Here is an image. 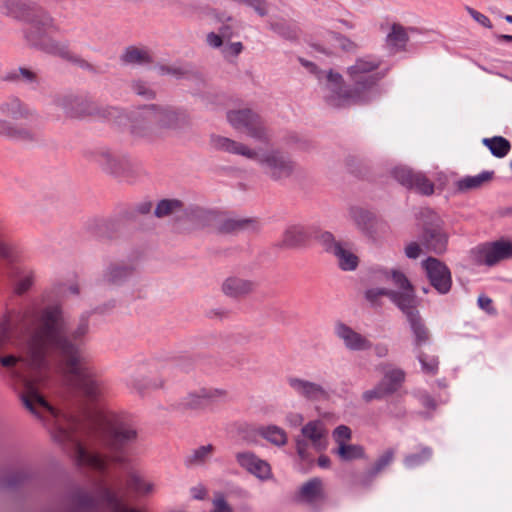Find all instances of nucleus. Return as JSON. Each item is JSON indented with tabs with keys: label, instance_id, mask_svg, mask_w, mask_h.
I'll list each match as a JSON object with an SVG mask.
<instances>
[{
	"label": "nucleus",
	"instance_id": "obj_1",
	"mask_svg": "<svg viewBox=\"0 0 512 512\" xmlns=\"http://www.w3.org/2000/svg\"><path fill=\"white\" fill-rule=\"evenodd\" d=\"M87 324L65 332L60 310H10L0 319V351L16 346L18 355L0 358L11 371L25 406L52 422L51 433L71 446L77 462L105 473L122 464L123 447L136 439L131 420L100 403L105 392L83 349Z\"/></svg>",
	"mask_w": 512,
	"mask_h": 512
},
{
	"label": "nucleus",
	"instance_id": "obj_2",
	"mask_svg": "<svg viewBox=\"0 0 512 512\" xmlns=\"http://www.w3.org/2000/svg\"><path fill=\"white\" fill-rule=\"evenodd\" d=\"M380 61L375 57L360 58L348 69L350 80L355 85L354 91H348L340 74L330 72L327 75L328 89L332 93L328 101L332 106L342 107L366 100V93L382 77L378 72Z\"/></svg>",
	"mask_w": 512,
	"mask_h": 512
},
{
	"label": "nucleus",
	"instance_id": "obj_3",
	"mask_svg": "<svg viewBox=\"0 0 512 512\" xmlns=\"http://www.w3.org/2000/svg\"><path fill=\"white\" fill-rule=\"evenodd\" d=\"M393 283L401 290V293L385 290L371 289L367 292V298L371 302H376L378 296L386 295L401 309L406 315L413 334L415 345L420 348L430 339V333L426 327L419 311L416 309L417 303L414 295V289L408 279L399 271L391 273Z\"/></svg>",
	"mask_w": 512,
	"mask_h": 512
},
{
	"label": "nucleus",
	"instance_id": "obj_4",
	"mask_svg": "<svg viewBox=\"0 0 512 512\" xmlns=\"http://www.w3.org/2000/svg\"><path fill=\"white\" fill-rule=\"evenodd\" d=\"M213 143L214 146L219 149L259 161L261 164L265 165L268 173L276 179L287 177L293 169L290 161L275 152L266 154L261 150L256 151L244 144L237 143L225 137H216L213 139Z\"/></svg>",
	"mask_w": 512,
	"mask_h": 512
},
{
	"label": "nucleus",
	"instance_id": "obj_5",
	"mask_svg": "<svg viewBox=\"0 0 512 512\" xmlns=\"http://www.w3.org/2000/svg\"><path fill=\"white\" fill-rule=\"evenodd\" d=\"M228 120L234 128L244 131L253 138L259 140L266 138L259 117L252 114L250 110L231 111L228 114Z\"/></svg>",
	"mask_w": 512,
	"mask_h": 512
},
{
	"label": "nucleus",
	"instance_id": "obj_6",
	"mask_svg": "<svg viewBox=\"0 0 512 512\" xmlns=\"http://www.w3.org/2000/svg\"><path fill=\"white\" fill-rule=\"evenodd\" d=\"M320 241L327 251L332 252L336 256L338 264L343 270H353L357 267L358 257L347 244L336 242L333 235L329 232L322 233Z\"/></svg>",
	"mask_w": 512,
	"mask_h": 512
},
{
	"label": "nucleus",
	"instance_id": "obj_7",
	"mask_svg": "<svg viewBox=\"0 0 512 512\" xmlns=\"http://www.w3.org/2000/svg\"><path fill=\"white\" fill-rule=\"evenodd\" d=\"M405 378L402 370L387 368L384 370V377L381 383L374 389L366 391L363 395L367 401L380 399L394 393L401 386Z\"/></svg>",
	"mask_w": 512,
	"mask_h": 512
},
{
	"label": "nucleus",
	"instance_id": "obj_8",
	"mask_svg": "<svg viewBox=\"0 0 512 512\" xmlns=\"http://www.w3.org/2000/svg\"><path fill=\"white\" fill-rule=\"evenodd\" d=\"M395 179L402 185L415 191L430 195L434 191L433 183L422 173L413 172L407 167H397L394 170Z\"/></svg>",
	"mask_w": 512,
	"mask_h": 512
},
{
	"label": "nucleus",
	"instance_id": "obj_9",
	"mask_svg": "<svg viewBox=\"0 0 512 512\" xmlns=\"http://www.w3.org/2000/svg\"><path fill=\"white\" fill-rule=\"evenodd\" d=\"M423 267L431 285L440 293H447L451 288V274L449 269L439 260L428 258Z\"/></svg>",
	"mask_w": 512,
	"mask_h": 512
},
{
	"label": "nucleus",
	"instance_id": "obj_10",
	"mask_svg": "<svg viewBox=\"0 0 512 512\" xmlns=\"http://www.w3.org/2000/svg\"><path fill=\"white\" fill-rule=\"evenodd\" d=\"M477 254L479 262L494 265L501 260L512 257V242L500 240L484 244L478 247Z\"/></svg>",
	"mask_w": 512,
	"mask_h": 512
},
{
	"label": "nucleus",
	"instance_id": "obj_11",
	"mask_svg": "<svg viewBox=\"0 0 512 512\" xmlns=\"http://www.w3.org/2000/svg\"><path fill=\"white\" fill-rule=\"evenodd\" d=\"M225 397V392L217 389L201 388L196 392L189 393L180 406L183 409H204L215 404Z\"/></svg>",
	"mask_w": 512,
	"mask_h": 512
},
{
	"label": "nucleus",
	"instance_id": "obj_12",
	"mask_svg": "<svg viewBox=\"0 0 512 512\" xmlns=\"http://www.w3.org/2000/svg\"><path fill=\"white\" fill-rule=\"evenodd\" d=\"M48 26H49V20L48 18L41 19V20H32L30 31L27 35V38L33 42L36 45H42L48 52L50 53H56L64 58H70V53L68 50H66L64 47H59L58 45H52L46 46L41 39L40 34L47 33L48 32Z\"/></svg>",
	"mask_w": 512,
	"mask_h": 512
},
{
	"label": "nucleus",
	"instance_id": "obj_13",
	"mask_svg": "<svg viewBox=\"0 0 512 512\" xmlns=\"http://www.w3.org/2000/svg\"><path fill=\"white\" fill-rule=\"evenodd\" d=\"M335 333L344 341L345 346L351 350H366L371 347V343L367 338L343 323H338L335 326Z\"/></svg>",
	"mask_w": 512,
	"mask_h": 512
},
{
	"label": "nucleus",
	"instance_id": "obj_14",
	"mask_svg": "<svg viewBox=\"0 0 512 512\" xmlns=\"http://www.w3.org/2000/svg\"><path fill=\"white\" fill-rule=\"evenodd\" d=\"M303 436L311 442L316 452L327 448L326 429L321 421H311L302 429Z\"/></svg>",
	"mask_w": 512,
	"mask_h": 512
},
{
	"label": "nucleus",
	"instance_id": "obj_15",
	"mask_svg": "<svg viewBox=\"0 0 512 512\" xmlns=\"http://www.w3.org/2000/svg\"><path fill=\"white\" fill-rule=\"evenodd\" d=\"M237 460L242 467L246 468L249 472H251L252 474L256 475L261 479H266L271 474L269 464L261 459H258L253 454H238Z\"/></svg>",
	"mask_w": 512,
	"mask_h": 512
},
{
	"label": "nucleus",
	"instance_id": "obj_16",
	"mask_svg": "<svg viewBox=\"0 0 512 512\" xmlns=\"http://www.w3.org/2000/svg\"><path fill=\"white\" fill-rule=\"evenodd\" d=\"M223 291L226 295L232 297H242L254 290V284L251 281L230 277L223 283Z\"/></svg>",
	"mask_w": 512,
	"mask_h": 512
},
{
	"label": "nucleus",
	"instance_id": "obj_17",
	"mask_svg": "<svg viewBox=\"0 0 512 512\" xmlns=\"http://www.w3.org/2000/svg\"><path fill=\"white\" fill-rule=\"evenodd\" d=\"M288 382L296 392L309 399H321L326 396L325 391L314 383L297 378H289Z\"/></svg>",
	"mask_w": 512,
	"mask_h": 512
},
{
	"label": "nucleus",
	"instance_id": "obj_18",
	"mask_svg": "<svg viewBox=\"0 0 512 512\" xmlns=\"http://www.w3.org/2000/svg\"><path fill=\"white\" fill-rule=\"evenodd\" d=\"M299 497L305 502H315L323 497V485L321 480L312 479L304 484L299 492Z\"/></svg>",
	"mask_w": 512,
	"mask_h": 512
},
{
	"label": "nucleus",
	"instance_id": "obj_19",
	"mask_svg": "<svg viewBox=\"0 0 512 512\" xmlns=\"http://www.w3.org/2000/svg\"><path fill=\"white\" fill-rule=\"evenodd\" d=\"M493 177V172H482L475 176H467L457 182L458 190L469 191L478 189L488 183Z\"/></svg>",
	"mask_w": 512,
	"mask_h": 512
},
{
	"label": "nucleus",
	"instance_id": "obj_20",
	"mask_svg": "<svg viewBox=\"0 0 512 512\" xmlns=\"http://www.w3.org/2000/svg\"><path fill=\"white\" fill-rule=\"evenodd\" d=\"M483 144L491 151L494 156L498 158L505 157L511 149L510 142L501 136L484 138Z\"/></svg>",
	"mask_w": 512,
	"mask_h": 512
},
{
	"label": "nucleus",
	"instance_id": "obj_21",
	"mask_svg": "<svg viewBox=\"0 0 512 512\" xmlns=\"http://www.w3.org/2000/svg\"><path fill=\"white\" fill-rule=\"evenodd\" d=\"M446 243V235L439 228L426 231L425 244L430 250H433L437 253L442 252L445 250Z\"/></svg>",
	"mask_w": 512,
	"mask_h": 512
},
{
	"label": "nucleus",
	"instance_id": "obj_22",
	"mask_svg": "<svg viewBox=\"0 0 512 512\" xmlns=\"http://www.w3.org/2000/svg\"><path fill=\"white\" fill-rule=\"evenodd\" d=\"M334 453L343 461L361 459L365 456L364 448L362 446L351 443L340 446V448H336Z\"/></svg>",
	"mask_w": 512,
	"mask_h": 512
},
{
	"label": "nucleus",
	"instance_id": "obj_23",
	"mask_svg": "<svg viewBox=\"0 0 512 512\" xmlns=\"http://www.w3.org/2000/svg\"><path fill=\"white\" fill-rule=\"evenodd\" d=\"M218 221L221 224V226L219 228L220 231L226 232V233L236 232L238 230H242V229L249 228V227L254 229L256 227V222L253 220H249V219L235 220L232 218H227V219L221 218Z\"/></svg>",
	"mask_w": 512,
	"mask_h": 512
},
{
	"label": "nucleus",
	"instance_id": "obj_24",
	"mask_svg": "<svg viewBox=\"0 0 512 512\" xmlns=\"http://www.w3.org/2000/svg\"><path fill=\"white\" fill-rule=\"evenodd\" d=\"M0 109L4 115L13 119H21L29 114L28 109L23 107L18 99H12L4 103Z\"/></svg>",
	"mask_w": 512,
	"mask_h": 512
},
{
	"label": "nucleus",
	"instance_id": "obj_25",
	"mask_svg": "<svg viewBox=\"0 0 512 512\" xmlns=\"http://www.w3.org/2000/svg\"><path fill=\"white\" fill-rule=\"evenodd\" d=\"M306 239L304 230L301 227H290L288 228L282 239V245L285 247H295L304 243Z\"/></svg>",
	"mask_w": 512,
	"mask_h": 512
},
{
	"label": "nucleus",
	"instance_id": "obj_26",
	"mask_svg": "<svg viewBox=\"0 0 512 512\" xmlns=\"http://www.w3.org/2000/svg\"><path fill=\"white\" fill-rule=\"evenodd\" d=\"M408 40L405 29L399 24H393L387 36V44L394 48H402Z\"/></svg>",
	"mask_w": 512,
	"mask_h": 512
},
{
	"label": "nucleus",
	"instance_id": "obj_27",
	"mask_svg": "<svg viewBox=\"0 0 512 512\" xmlns=\"http://www.w3.org/2000/svg\"><path fill=\"white\" fill-rule=\"evenodd\" d=\"M259 434L275 445H283L287 441L285 431L277 426H268L259 431Z\"/></svg>",
	"mask_w": 512,
	"mask_h": 512
},
{
	"label": "nucleus",
	"instance_id": "obj_28",
	"mask_svg": "<svg viewBox=\"0 0 512 512\" xmlns=\"http://www.w3.org/2000/svg\"><path fill=\"white\" fill-rule=\"evenodd\" d=\"M145 114L149 119L162 123L163 125H170L171 121L176 117L174 111L162 110L155 107L146 109Z\"/></svg>",
	"mask_w": 512,
	"mask_h": 512
},
{
	"label": "nucleus",
	"instance_id": "obj_29",
	"mask_svg": "<svg viewBox=\"0 0 512 512\" xmlns=\"http://www.w3.org/2000/svg\"><path fill=\"white\" fill-rule=\"evenodd\" d=\"M126 63H145L150 61V54L147 50L130 47L123 56Z\"/></svg>",
	"mask_w": 512,
	"mask_h": 512
},
{
	"label": "nucleus",
	"instance_id": "obj_30",
	"mask_svg": "<svg viewBox=\"0 0 512 512\" xmlns=\"http://www.w3.org/2000/svg\"><path fill=\"white\" fill-rule=\"evenodd\" d=\"M332 437L337 445L336 448H340V446L350 443L352 431L348 426L340 425L333 431Z\"/></svg>",
	"mask_w": 512,
	"mask_h": 512
},
{
	"label": "nucleus",
	"instance_id": "obj_31",
	"mask_svg": "<svg viewBox=\"0 0 512 512\" xmlns=\"http://www.w3.org/2000/svg\"><path fill=\"white\" fill-rule=\"evenodd\" d=\"M181 203L177 200L161 201L155 211L157 217H164L180 209Z\"/></svg>",
	"mask_w": 512,
	"mask_h": 512
},
{
	"label": "nucleus",
	"instance_id": "obj_32",
	"mask_svg": "<svg viewBox=\"0 0 512 512\" xmlns=\"http://www.w3.org/2000/svg\"><path fill=\"white\" fill-rule=\"evenodd\" d=\"M419 361L422 364V370L430 375H434L438 369V360L434 356H428L424 353H421L419 356Z\"/></svg>",
	"mask_w": 512,
	"mask_h": 512
},
{
	"label": "nucleus",
	"instance_id": "obj_33",
	"mask_svg": "<svg viewBox=\"0 0 512 512\" xmlns=\"http://www.w3.org/2000/svg\"><path fill=\"white\" fill-rule=\"evenodd\" d=\"M128 486L132 490L143 494L148 493L152 490L151 484L147 483L145 480H143L137 475L131 476Z\"/></svg>",
	"mask_w": 512,
	"mask_h": 512
},
{
	"label": "nucleus",
	"instance_id": "obj_34",
	"mask_svg": "<svg viewBox=\"0 0 512 512\" xmlns=\"http://www.w3.org/2000/svg\"><path fill=\"white\" fill-rule=\"evenodd\" d=\"M12 254V247L7 242L4 227L0 224V257L9 258Z\"/></svg>",
	"mask_w": 512,
	"mask_h": 512
},
{
	"label": "nucleus",
	"instance_id": "obj_35",
	"mask_svg": "<svg viewBox=\"0 0 512 512\" xmlns=\"http://www.w3.org/2000/svg\"><path fill=\"white\" fill-rule=\"evenodd\" d=\"M213 453V447L211 445L203 446L197 449L194 452L193 458L191 462L193 463H201L204 462L207 458H209Z\"/></svg>",
	"mask_w": 512,
	"mask_h": 512
},
{
	"label": "nucleus",
	"instance_id": "obj_36",
	"mask_svg": "<svg viewBox=\"0 0 512 512\" xmlns=\"http://www.w3.org/2000/svg\"><path fill=\"white\" fill-rule=\"evenodd\" d=\"M33 276L31 273L25 274L21 279H19L15 286V291L18 294H22L26 292L32 284Z\"/></svg>",
	"mask_w": 512,
	"mask_h": 512
},
{
	"label": "nucleus",
	"instance_id": "obj_37",
	"mask_svg": "<svg viewBox=\"0 0 512 512\" xmlns=\"http://www.w3.org/2000/svg\"><path fill=\"white\" fill-rule=\"evenodd\" d=\"M466 9H467L468 13L471 15V17L475 21H477L479 24H481L482 26L487 27V28L492 27L491 21L489 20V18L487 16L474 10L473 8L467 7Z\"/></svg>",
	"mask_w": 512,
	"mask_h": 512
},
{
	"label": "nucleus",
	"instance_id": "obj_38",
	"mask_svg": "<svg viewBox=\"0 0 512 512\" xmlns=\"http://www.w3.org/2000/svg\"><path fill=\"white\" fill-rule=\"evenodd\" d=\"M406 255L409 258H417L420 254V247L417 243H410L405 249Z\"/></svg>",
	"mask_w": 512,
	"mask_h": 512
},
{
	"label": "nucleus",
	"instance_id": "obj_39",
	"mask_svg": "<svg viewBox=\"0 0 512 512\" xmlns=\"http://www.w3.org/2000/svg\"><path fill=\"white\" fill-rule=\"evenodd\" d=\"M242 51V44L235 42L225 48V53L229 55H238Z\"/></svg>",
	"mask_w": 512,
	"mask_h": 512
},
{
	"label": "nucleus",
	"instance_id": "obj_40",
	"mask_svg": "<svg viewBox=\"0 0 512 512\" xmlns=\"http://www.w3.org/2000/svg\"><path fill=\"white\" fill-rule=\"evenodd\" d=\"M214 509L215 512H231L230 508L227 506V504L222 498L215 499Z\"/></svg>",
	"mask_w": 512,
	"mask_h": 512
},
{
	"label": "nucleus",
	"instance_id": "obj_41",
	"mask_svg": "<svg viewBox=\"0 0 512 512\" xmlns=\"http://www.w3.org/2000/svg\"><path fill=\"white\" fill-rule=\"evenodd\" d=\"M393 458L392 452H386L377 464V470H381L385 465L389 464Z\"/></svg>",
	"mask_w": 512,
	"mask_h": 512
},
{
	"label": "nucleus",
	"instance_id": "obj_42",
	"mask_svg": "<svg viewBox=\"0 0 512 512\" xmlns=\"http://www.w3.org/2000/svg\"><path fill=\"white\" fill-rule=\"evenodd\" d=\"M207 41L213 47H219L222 44V38L214 33H210L207 36Z\"/></svg>",
	"mask_w": 512,
	"mask_h": 512
},
{
	"label": "nucleus",
	"instance_id": "obj_43",
	"mask_svg": "<svg viewBox=\"0 0 512 512\" xmlns=\"http://www.w3.org/2000/svg\"><path fill=\"white\" fill-rule=\"evenodd\" d=\"M306 446V443H304L303 441H299L297 443L298 454L302 459H308L309 457V453L307 452Z\"/></svg>",
	"mask_w": 512,
	"mask_h": 512
},
{
	"label": "nucleus",
	"instance_id": "obj_44",
	"mask_svg": "<svg viewBox=\"0 0 512 512\" xmlns=\"http://www.w3.org/2000/svg\"><path fill=\"white\" fill-rule=\"evenodd\" d=\"M191 492H192L193 497L196 499H202L206 494V490L202 486L194 487L191 490Z\"/></svg>",
	"mask_w": 512,
	"mask_h": 512
},
{
	"label": "nucleus",
	"instance_id": "obj_45",
	"mask_svg": "<svg viewBox=\"0 0 512 512\" xmlns=\"http://www.w3.org/2000/svg\"><path fill=\"white\" fill-rule=\"evenodd\" d=\"M479 305L482 309L486 310V311H490V308H491V305H492V301L491 299L487 298V297H480L479 300Z\"/></svg>",
	"mask_w": 512,
	"mask_h": 512
},
{
	"label": "nucleus",
	"instance_id": "obj_46",
	"mask_svg": "<svg viewBox=\"0 0 512 512\" xmlns=\"http://www.w3.org/2000/svg\"><path fill=\"white\" fill-rule=\"evenodd\" d=\"M318 465L322 468H328L330 466V459L326 455H322L318 459Z\"/></svg>",
	"mask_w": 512,
	"mask_h": 512
},
{
	"label": "nucleus",
	"instance_id": "obj_47",
	"mask_svg": "<svg viewBox=\"0 0 512 512\" xmlns=\"http://www.w3.org/2000/svg\"><path fill=\"white\" fill-rule=\"evenodd\" d=\"M0 134L10 135V136L14 135V133L11 131V129L3 121H0Z\"/></svg>",
	"mask_w": 512,
	"mask_h": 512
},
{
	"label": "nucleus",
	"instance_id": "obj_48",
	"mask_svg": "<svg viewBox=\"0 0 512 512\" xmlns=\"http://www.w3.org/2000/svg\"><path fill=\"white\" fill-rule=\"evenodd\" d=\"M289 421L291 422L292 425L298 426L302 423L303 418L299 414H293L289 417Z\"/></svg>",
	"mask_w": 512,
	"mask_h": 512
},
{
	"label": "nucleus",
	"instance_id": "obj_49",
	"mask_svg": "<svg viewBox=\"0 0 512 512\" xmlns=\"http://www.w3.org/2000/svg\"><path fill=\"white\" fill-rule=\"evenodd\" d=\"M423 404H424L426 407H428V408H434V407H435V402H434V400H433L431 397H429V396H425V397L423 398Z\"/></svg>",
	"mask_w": 512,
	"mask_h": 512
},
{
	"label": "nucleus",
	"instance_id": "obj_50",
	"mask_svg": "<svg viewBox=\"0 0 512 512\" xmlns=\"http://www.w3.org/2000/svg\"><path fill=\"white\" fill-rule=\"evenodd\" d=\"M376 352L379 356H385L388 352V349L386 346H378L376 347Z\"/></svg>",
	"mask_w": 512,
	"mask_h": 512
},
{
	"label": "nucleus",
	"instance_id": "obj_51",
	"mask_svg": "<svg viewBox=\"0 0 512 512\" xmlns=\"http://www.w3.org/2000/svg\"><path fill=\"white\" fill-rule=\"evenodd\" d=\"M152 205L150 203H146L141 206V211L143 213H148L151 210Z\"/></svg>",
	"mask_w": 512,
	"mask_h": 512
},
{
	"label": "nucleus",
	"instance_id": "obj_52",
	"mask_svg": "<svg viewBox=\"0 0 512 512\" xmlns=\"http://www.w3.org/2000/svg\"><path fill=\"white\" fill-rule=\"evenodd\" d=\"M498 39L501 41L512 42V35H500Z\"/></svg>",
	"mask_w": 512,
	"mask_h": 512
},
{
	"label": "nucleus",
	"instance_id": "obj_53",
	"mask_svg": "<svg viewBox=\"0 0 512 512\" xmlns=\"http://www.w3.org/2000/svg\"><path fill=\"white\" fill-rule=\"evenodd\" d=\"M136 90H137V93H138V94H141V95H144V94H146V93H147V90L144 88V86H143V85H138V86L136 87Z\"/></svg>",
	"mask_w": 512,
	"mask_h": 512
},
{
	"label": "nucleus",
	"instance_id": "obj_54",
	"mask_svg": "<svg viewBox=\"0 0 512 512\" xmlns=\"http://www.w3.org/2000/svg\"><path fill=\"white\" fill-rule=\"evenodd\" d=\"M108 497H109V501L111 503H114L115 505H118L117 499H116V497L114 495H110L109 494Z\"/></svg>",
	"mask_w": 512,
	"mask_h": 512
},
{
	"label": "nucleus",
	"instance_id": "obj_55",
	"mask_svg": "<svg viewBox=\"0 0 512 512\" xmlns=\"http://www.w3.org/2000/svg\"><path fill=\"white\" fill-rule=\"evenodd\" d=\"M22 74L24 76H26L27 78H32V76H33L31 72L24 70V69L22 70Z\"/></svg>",
	"mask_w": 512,
	"mask_h": 512
},
{
	"label": "nucleus",
	"instance_id": "obj_56",
	"mask_svg": "<svg viewBox=\"0 0 512 512\" xmlns=\"http://www.w3.org/2000/svg\"><path fill=\"white\" fill-rule=\"evenodd\" d=\"M302 63H303V65H305V66L309 67V68H310V70H311V72H313V71H314L315 66H314L313 64H311V63H307V62H303V61H302Z\"/></svg>",
	"mask_w": 512,
	"mask_h": 512
},
{
	"label": "nucleus",
	"instance_id": "obj_57",
	"mask_svg": "<svg viewBox=\"0 0 512 512\" xmlns=\"http://www.w3.org/2000/svg\"><path fill=\"white\" fill-rule=\"evenodd\" d=\"M121 512H138L135 509L123 508Z\"/></svg>",
	"mask_w": 512,
	"mask_h": 512
},
{
	"label": "nucleus",
	"instance_id": "obj_58",
	"mask_svg": "<svg viewBox=\"0 0 512 512\" xmlns=\"http://www.w3.org/2000/svg\"><path fill=\"white\" fill-rule=\"evenodd\" d=\"M505 19H506V21H508L509 23H512V15H506V16H505Z\"/></svg>",
	"mask_w": 512,
	"mask_h": 512
},
{
	"label": "nucleus",
	"instance_id": "obj_59",
	"mask_svg": "<svg viewBox=\"0 0 512 512\" xmlns=\"http://www.w3.org/2000/svg\"><path fill=\"white\" fill-rule=\"evenodd\" d=\"M12 14H14L16 17H19L21 16L20 14H18L16 11H11Z\"/></svg>",
	"mask_w": 512,
	"mask_h": 512
},
{
	"label": "nucleus",
	"instance_id": "obj_60",
	"mask_svg": "<svg viewBox=\"0 0 512 512\" xmlns=\"http://www.w3.org/2000/svg\"><path fill=\"white\" fill-rule=\"evenodd\" d=\"M19 136H20V137H22V138H27V137H29L28 133H25V134H23V135H19Z\"/></svg>",
	"mask_w": 512,
	"mask_h": 512
},
{
	"label": "nucleus",
	"instance_id": "obj_61",
	"mask_svg": "<svg viewBox=\"0 0 512 512\" xmlns=\"http://www.w3.org/2000/svg\"><path fill=\"white\" fill-rule=\"evenodd\" d=\"M380 28H381L382 30H384V29H385L384 24H381Z\"/></svg>",
	"mask_w": 512,
	"mask_h": 512
}]
</instances>
